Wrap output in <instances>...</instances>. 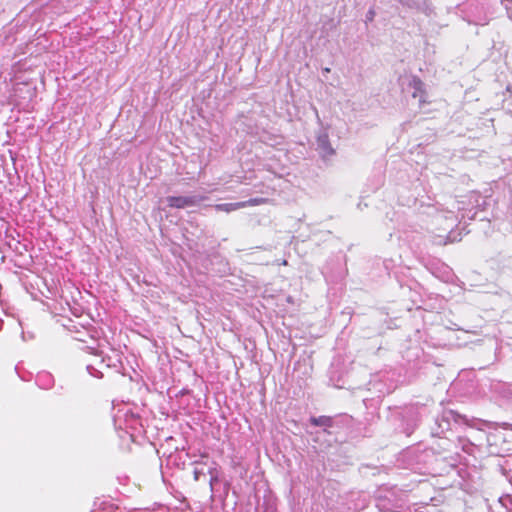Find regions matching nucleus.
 Segmentation results:
<instances>
[{"label":"nucleus","mask_w":512,"mask_h":512,"mask_svg":"<svg viewBox=\"0 0 512 512\" xmlns=\"http://www.w3.org/2000/svg\"><path fill=\"white\" fill-rule=\"evenodd\" d=\"M373 15H374V12H373V11H370L369 17H371V18H372V17H373Z\"/></svg>","instance_id":"20e7f679"},{"label":"nucleus","mask_w":512,"mask_h":512,"mask_svg":"<svg viewBox=\"0 0 512 512\" xmlns=\"http://www.w3.org/2000/svg\"><path fill=\"white\" fill-rule=\"evenodd\" d=\"M167 202L169 207L177 209L193 206L196 203L193 197L186 196H169Z\"/></svg>","instance_id":"f03ea898"},{"label":"nucleus","mask_w":512,"mask_h":512,"mask_svg":"<svg viewBox=\"0 0 512 512\" xmlns=\"http://www.w3.org/2000/svg\"><path fill=\"white\" fill-rule=\"evenodd\" d=\"M310 423L314 426H328L332 425V419L328 416L312 417Z\"/></svg>","instance_id":"7ed1b4c3"},{"label":"nucleus","mask_w":512,"mask_h":512,"mask_svg":"<svg viewBox=\"0 0 512 512\" xmlns=\"http://www.w3.org/2000/svg\"><path fill=\"white\" fill-rule=\"evenodd\" d=\"M267 203L266 198H251L247 201H241V202H235V203H223V204H216L214 208L217 211H222L226 213L233 212L235 210L250 207V206H257Z\"/></svg>","instance_id":"f257e3e1"},{"label":"nucleus","mask_w":512,"mask_h":512,"mask_svg":"<svg viewBox=\"0 0 512 512\" xmlns=\"http://www.w3.org/2000/svg\"><path fill=\"white\" fill-rule=\"evenodd\" d=\"M417 84H418L419 88L422 86V82L420 80L417 82Z\"/></svg>","instance_id":"423d86ee"},{"label":"nucleus","mask_w":512,"mask_h":512,"mask_svg":"<svg viewBox=\"0 0 512 512\" xmlns=\"http://www.w3.org/2000/svg\"><path fill=\"white\" fill-rule=\"evenodd\" d=\"M373 15H374V12H373V11H370L369 17H371V18H372V17H373Z\"/></svg>","instance_id":"39448f33"}]
</instances>
